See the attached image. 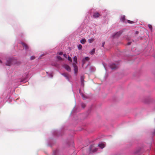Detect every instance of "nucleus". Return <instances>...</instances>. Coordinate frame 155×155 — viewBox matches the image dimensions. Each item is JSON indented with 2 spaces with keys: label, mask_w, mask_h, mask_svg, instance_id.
<instances>
[{
  "label": "nucleus",
  "mask_w": 155,
  "mask_h": 155,
  "mask_svg": "<svg viewBox=\"0 0 155 155\" xmlns=\"http://www.w3.org/2000/svg\"><path fill=\"white\" fill-rule=\"evenodd\" d=\"M90 150L92 152H94L97 151V149L95 148L94 145H91L89 148Z\"/></svg>",
  "instance_id": "nucleus-1"
},
{
  "label": "nucleus",
  "mask_w": 155,
  "mask_h": 155,
  "mask_svg": "<svg viewBox=\"0 0 155 155\" xmlns=\"http://www.w3.org/2000/svg\"><path fill=\"white\" fill-rule=\"evenodd\" d=\"M73 66L74 68V70L75 74H76L78 71V68L75 63H73Z\"/></svg>",
  "instance_id": "nucleus-2"
},
{
  "label": "nucleus",
  "mask_w": 155,
  "mask_h": 155,
  "mask_svg": "<svg viewBox=\"0 0 155 155\" xmlns=\"http://www.w3.org/2000/svg\"><path fill=\"white\" fill-rule=\"evenodd\" d=\"M12 62V59L11 58H9L7 60V63L6 65L8 66H10Z\"/></svg>",
  "instance_id": "nucleus-3"
},
{
  "label": "nucleus",
  "mask_w": 155,
  "mask_h": 155,
  "mask_svg": "<svg viewBox=\"0 0 155 155\" xmlns=\"http://www.w3.org/2000/svg\"><path fill=\"white\" fill-rule=\"evenodd\" d=\"M63 67L68 71H71V69L70 67L67 64H64Z\"/></svg>",
  "instance_id": "nucleus-4"
},
{
  "label": "nucleus",
  "mask_w": 155,
  "mask_h": 155,
  "mask_svg": "<svg viewBox=\"0 0 155 155\" xmlns=\"http://www.w3.org/2000/svg\"><path fill=\"white\" fill-rule=\"evenodd\" d=\"M100 14L98 12H96L94 13L93 16L94 17L96 18H98L100 16Z\"/></svg>",
  "instance_id": "nucleus-5"
},
{
  "label": "nucleus",
  "mask_w": 155,
  "mask_h": 155,
  "mask_svg": "<svg viewBox=\"0 0 155 155\" xmlns=\"http://www.w3.org/2000/svg\"><path fill=\"white\" fill-rule=\"evenodd\" d=\"M117 67V66L114 64H112L110 65V68L112 69H114Z\"/></svg>",
  "instance_id": "nucleus-6"
},
{
  "label": "nucleus",
  "mask_w": 155,
  "mask_h": 155,
  "mask_svg": "<svg viewBox=\"0 0 155 155\" xmlns=\"http://www.w3.org/2000/svg\"><path fill=\"white\" fill-rule=\"evenodd\" d=\"M84 78H85V77H84V75H82V76H81V84L82 85H84Z\"/></svg>",
  "instance_id": "nucleus-7"
},
{
  "label": "nucleus",
  "mask_w": 155,
  "mask_h": 155,
  "mask_svg": "<svg viewBox=\"0 0 155 155\" xmlns=\"http://www.w3.org/2000/svg\"><path fill=\"white\" fill-rule=\"evenodd\" d=\"M121 34V32H119L115 34L114 36V38H117L119 36H120Z\"/></svg>",
  "instance_id": "nucleus-8"
},
{
  "label": "nucleus",
  "mask_w": 155,
  "mask_h": 155,
  "mask_svg": "<svg viewBox=\"0 0 155 155\" xmlns=\"http://www.w3.org/2000/svg\"><path fill=\"white\" fill-rule=\"evenodd\" d=\"M21 44L22 45V46L25 48V49L26 50H27L28 48V46L26 44L22 42L21 43Z\"/></svg>",
  "instance_id": "nucleus-9"
},
{
  "label": "nucleus",
  "mask_w": 155,
  "mask_h": 155,
  "mask_svg": "<svg viewBox=\"0 0 155 155\" xmlns=\"http://www.w3.org/2000/svg\"><path fill=\"white\" fill-rule=\"evenodd\" d=\"M89 60V58L88 57H86L84 58L82 60V62L83 63V64H84L85 61H88Z\"/></svg>",
  "instance_id": "nucleus-10"
},
{
  "label": "nucleus",
  "mask_w": 155,
  "mask_h": 155,
  "mask_svg": "<svg viewBox=\"0 0 155 155\" xmlns=\"http://www.w3.org/2000/svg\"><path fill=\"white\" fill-rule=\"evenodd\" d=\"M120 20L123 22H125V15H123L121 17Z\"/></svg>",
  "instance_id": "nucleus-11"
},
{
  "label": "nucleus",
  "mask_w": 155,
  "mask_h": 155,
  "mask_svg": "<svg viewBox=\"0 0 155 155\" xmlns=\"http://www.w3.org/2000/svg\"><path fill=\"white\" fill-rule=\"evenodd\" d=\"M98 146L99 147L102 149L104 148L105 147L104 144L103 143H99Z\"/></svg>",
  "instance_id": "nucleus-12"
},
{
  "label": "nucleus",
  "mask_w": 155,
  "mask_h": 155,
  "mask_svg": "<svg viewBox=\"0 0 155 155\" xmlns=\"http://www.w3.org/2000/svg\"><path fill=\"white\" fill-rule=\"evenodd\" d=\"M86 42V40L84 38L82 39L80 41L81 43L82 44H85V43Z\"/></svg>",
  "instance_id": "nucleus-13"
},
{
  "label": "nucleus",
  "mask_w": 155,
  "mask_h": 155,
  "mask_svg": "<svg viewBox=\"0 0 155 155\" xmlns=\"http://www.w3.org/2000/svg\"><path fill=\"white\" fill-rule=\"evenodd\" d=\"M94 41V39L93 38H91L88 39V42L89 43H92Z\"/></svg>",
  "instance_id": "nucleus-14"
},
{
  "label": "nucleus",
  "mask_w": 155,
  "mask_h": 155,
  "mask_svg": "<svg viewBox=\"0 0 155 155\" xmlns=\"http://www.w3.org/2000/svg\"><path fill=\"white\" fill-rule=\"evenodd\" d=\"M73 60H74V61L75 62V63H75V64H77V57L76 56H75L74 57Z\"/></svg>",
  "instance_id": "nucleus-15"
},
{
  "label": "nucleus",
  "mask_w": 155,
  "mask_h": 155,
  "mask_svg": "<svg viewBox=\"0 0 155 155\" xmlns=\"http://www.w3.org/2000/svg\"><path fill=\"white\" fill-rule=\"evenodd\" d=\"M95 49L94 48L92 49V50L90 52V54H92L93 55L95 53Z\"/></svg>",
  "instance_id": "nucleus-16"
},
{
  "label": "nucleus",
  "mask_w": 155,
  "mask_h": 155,
  "mask_svg": "<svg viewBox=\"0 0 155 155\" xmlns=\"http://www.w3.org/2000/svg\"><path fill=\"white\" fill-rule=\"evenodd\" d=\"M127 22L130 24H133V23H134V22L132 21H130L129 20H127Z\"/></svg>",
  "instance_id": "nucleus-17"
},
{
  "label": "nucleus",
  "mask_w": 155,
  "mask_h": 155,
  "mask_svg": "<svg viewBox=\"0 0 155 155\" xmlns=\"http://www.w3.org/2000/svg\"><path fill=\"white\" fill-rule=\"evenodd\" d=\"M57 58L59 60H62V58L60 56H57Z\"/></svg>",
  "instance_id": "nucleus-18"
},
{
  "label": "nucleus",
  "mask_w": 155,
  "mask_h": 155,
  "mask_svg": "<svg viewBox=\"0 0 155 155\" xmlns=\"http://www.w3.org/2000/svg\"><path fill=\"white\" fill-rule=\"evenodd\" d=\"M62 75L66 78H68V74L67 73H63L62 74Z\"/></svg>",
  "instance_id": "nucleus-19"
},
{
  "label": "nucleus",
  "mask_w": 155,
  "mask_h": 155,
  "mask_svg": "<svg viewBox=\"0 0 155 155\" xmlns=\"http://www.w3.org/2000/svg\"><path fill=\"white\" fill-rule=\"evenodd\" d=\"M82 48V45H81L80 44L78 46V49H81Z\"/></svg>",
  "instance_id": "nucleus-20"
},
{
  "label": "nucleus",
  "mask_w": 155,
  "mask_h": 155,
  "mask_svg": "<svg viewBox=\"0 0 155 155\" xmlns=\"http://www.w3.org/2000/svg\"><path fill=\"white\" fill-rule=\"evenodd\" d=\"M68 59L69 61H70L71 62H72V59L71 57L68 56Z\"/></svg>",
  "instance_id": "nucleus-21"
},
{
  "label": "nucleus",
  "mask_w": 155,
  "mask_h": 155,
  "mask_svg": "<svg viewBox=\"0 0 155 155\" xmlns=\"http://www.w3.org/2000/svg\"><path fill=\"white\" fill-rule=\"evenodd\" d=\"M35 57L33 56H32L30 57V59L31 60H33L35 59Z\"/></svg>",
  "instance_id": "nucleus-22"
},
{
  "label": "nucleus",
  "mask_w": 155,
  "mask_h": 155,
  "mask_svg": "<svg viewBox=\"0 0 155 155\" xmlns=\"http://www.w3.org/2000/svg\"><path fill=\"white\" fill-rule=\"evenodd\" d=\"M81 106L83 108H84L85 107L86 105L82 103L81 104Z\"/></svg>",
  "instance_id": "nucleus-23"
},
{
  "label": "nucleus",
  "mask_w": 155,
  "mask_h": 155,
  "mask_svg": "<svg viewBox=\"0 0 155 155\" xmlns=\"http://www.w3.org/2000/svg\"><path fill=\"white\" fill-rule=\"evenodd\" d=\"M148 27L151 30L152 29V27L151 25H148Z\"/></svg>",
  "instance_id": "nucleus-24"
},
{
  "label": "nucleus",
  "mask_w": 155,
  "mask_h": 155,
  "mask_svg": "<svg viewBox=\"0 0 155 155\" xmlns=\"http://www.w3.org/2000/svg\"><path fill=\"white\" fill-rule=\"evenodd\" d=\"M63 54V52H60L59 54V55H62Z\"/></svg>",
  "instance_id": "nucleus-25"
},
{
  "label": "nucleus",
  "mask_w": 155,
  "mask_h": 155,
  "mask_svg": "<svg viewBox=\"0 0 155 155\" xmlns=\"http://www.w3.org/2000/svg\"><path fill=\"white\" fill-rule=\"evenodd\" d=\"M64 57L67 58V55L65 54H64Z\"/></svg>",
  "instance_id": "nucleus-26"
},
{
  "label": "nucleus",
  "mask_w": 155,
  "mask_h": 155,
  "mask_svg": "<svg viewBox=\"0 0 155 155\" xmlns=\"http://www.w3.org/2000/svg\"><path fill=\"white\" fill-rule=\"evenodd\" d=\"M105 43V42H104L103 43L102 45V46L103 47H104V45Z\"/></svg>",
  "instance_id": "nucleus-27"
},
{
  "label": "nucleus",
  "mask_w": 155,
  "mask_h": 155,
  "mask_svg": "<svg viewBox=\"0 0 155 155\" xmlns=\"http://www.w3.org/2000/svg\"><path fill=\"white\" fill-rule=\"evenodd\" d=\"M131 42H129L127 43V45H131Z\"/></svg>",
  "instance_id": "nucleus-28"
},
{
  "label": "nucleus",
  "mask_w": 155,
  "mask_h": 155,
  "mask_svg": "<svg viewBox=\"0 0 155 155\" xmlns=\"http://www.w3.org/2000/svg\"><path fill=\"white\" fill-rule=\"evenodd\" d=\"M82 97H83V98L84 99H85V98H84V95H83V94H82Z\"/></svg>",
  "instance_id": "nucleus-29"
},
{
  "label": "nucleus",
  "mask_w": 155,
  "mask_h": 155,
  "mask_svg": "<svg viewBox=\"0 0 155 155\" xmlns=\"http://www.w3.org/2000/svg\"><path fill=\"white\" fill-rule=\"evenodd\" d=\"M0 62H1H1H1V61H0Z\"/></svg>",
  "instance_id": "nucleus-30"
},
{
  "label": "nucleus",
  "mask_w": 155,
  "mask_h": 155,
  "mask_svg": "<svg viewBox=\"0 0 155 155\" xmlns=\"http://www.w3.org/2000/svg\"><path fill=\"white\" fill-rule=\"evenodd\" d=\"M154 57H155V56H154Z\"/></svg>",
  "instance_id": "nucleus-31"
}]
</instances>
